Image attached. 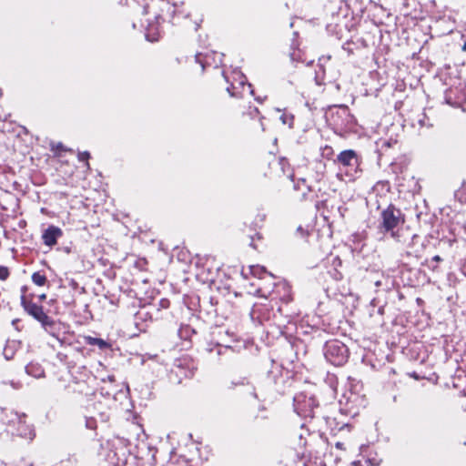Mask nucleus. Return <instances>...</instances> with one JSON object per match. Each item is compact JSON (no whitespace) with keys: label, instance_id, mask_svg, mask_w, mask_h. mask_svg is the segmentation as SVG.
Returning a JSON list of instances; mask_svg holds the SVG:
<instances>
[{"label":"nucleus","instance_id":"obj_8","mask_svg":"<svg viewBox=\"0 0 466 466\" xmlns=\"http://www.w3.org/2000/svg\"><path fill=\"white\" fill-rule=\"evenodd\" d=\"M9 276V270L6 267L0 266V279L5 280Z\"/></svg>","mask_w":466,"mask_h":466},{"label":"nucleus","instance_id":"obj_2","mask_svg":"<svg viewBox=\"0 0 466 466\" xmlns=\"http://www.w3.org/2000/svg\"><path fill=\"white\" fill-rule=\"evenodd\" d=\"M382 227L385 230H392L398 227L401 222V214L399 209L389 207L381 213Z\"/></svg>","mask_w":466,"mask_h":466},{"label":"nucleus","instance_id":"obj_10","mask_svg":"<svg viewBox=\"0 0 466 466\" xmlns=\"http://www.w3.org/2000/svg\"><path fill=\"white\" fill-rule=\"evenodd\" d=\"M446 101H447L448 104H451V105L453 104L452 97H451V96L450 94L446 95Z\"/></svg>","mask_w":466,"mask_h":466},{"label":"nucleus","instance_id":"obj_5","mask_svg":"<svg viewBox=\"0 0 466 466\" xmlns=\"http://www.w3.org/2000/svg\"><path fill=\"white\" fill-rule=\"evenodd\" d=\"M337 161L344 167H352L357 163V155L354 150H344L339 153Z\"/></svg>","mask_w":466,"mask_h":466},{"label":"nucleus","instance_id":"obj_12","mask_svg":"<svg viewBox=\"0 0 466 466\" xmlns=\"http://www.w3.org/2000/svg\"><path fill=\"white\" fill-rule=\"evenodd\" d=\"M434 259L438 261V260H440L441 258H440V257H439V256H436V257L434 258Z\"/></svg>","mask_w":466,"mask_h":466},{"label":"nucleus","instance_id":"obj_13","mask_svg":"<svg viewBox=\"0 0 466 466\" xmlns=\"http://www.w3.org/2000/svg\"><path fill=\"white\" fill-rule=\"evenodd\" d=\"M26 370H27V373H29V374L31 373L29 368H27Z\"/></svg>","mask_w":466,"mask_h":466},{"label":"nucleus","instance_id":"obj_9","mask_svg":"<svg viewBox=\"0 0 466 466\" xmlns=\"http://www.w3.org/2000/svg\"><path fill=\"white\" fill-rule=\"evenodd\" d=\"M89 158V153L88 152H80L78 154V159L80 161H86Z\"/></svg>","mask_w":466,"mask_h":466},{"label":"nucleus","instance_id":"obj_3","mask_svg":"<svg viewBox=\"0 0 466 466\" xmlns=\"http://www.w3.org/2000/svg\"><path fill=\"white\" fill-rule=\"evenodd\" d=\"M63 231L56 226H49L42 235L44 244L48 247H53L56 244L57 238L62 237Z\"/></svg>","mask_w":466,"mask_h":466},{"label":"nucleus","instance_id":"obj_4","mask_svg":"<svg viewBox=\"0 0 466 466\" xmlns=\"http://www.w3.org/2000/svg\"><path fill=\"white\" fill-rule=\"evenodd\" d=\"M335 350L338 351V357L336 360H330V361L336 365H340L346 359L345 353L347 352V349L343 344H339L337 341L328 343L327 354H332Z\"/></svg>","mask_w":466,"mask_h":466},{"label":"nucleus","instance_id":"obj_1","mask_svg":"<svg viewBox=\"0 0 466 466\" xmlns=\"http://www.w3.org/2000/svg\"><path fill=\"white\" fill-rule=\"evenodd\" d=\"M21 303L24 307L25 310L34 317L36 320L41 322L44 326H51L53 321L44 312L43 308L34 302L27 301L24 296L21 298Z\"/></svg>","mask_w":466,"mask_h":466},{"label":"nucleus","instance_id":"obj_11","mask_svg":"<svg viewBox=\"0 0 466 466\" xmlns=\"http://www.w3.org/2000/svg\"><path fill=\"white\" fill-rule=\"evenodd\" d=\"M40 299H46V295H45V294L41 295V296H40Z\"/></svg>","mask_w":466,"mask_h":466},{"label":"nucleus","instance_id":"obj_6","mask_svg":"<svg viewBox=\"0 0 466 466\" xmlns=\"http://www.w3.org/2000/svg\"><path fill=\"white\" fill-rule=\"evenodd\" d=\"M87 344L97 346L99 349L104 350L109 347V344L102 339L87 337L86 339Z\"/></svg>","mask_w":466,"mask_h":466},{"label":"nucleus","instance_id":"obj_7","mask_svg":"<svg viewBox=\"0 0 466 466\" xmlns=\"http://www.w3.org/2000/svg\"><path fill=\"white\" fill-rule=\"evenodd\" d=\"M32 280L37 286H44L46 282V278L39 272H35L32 275Z\"/></svg>","mask_w":466,"mask_h":466}]
</instances>
